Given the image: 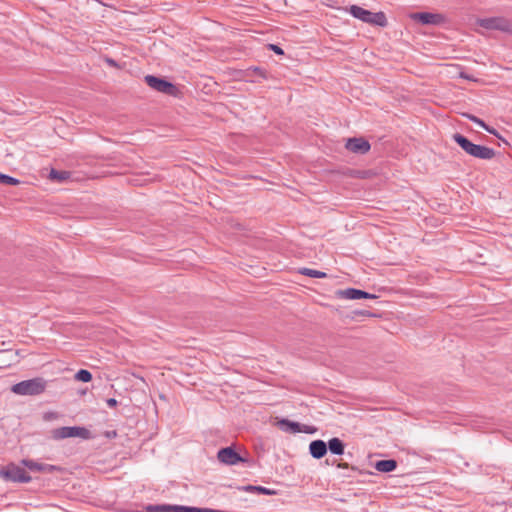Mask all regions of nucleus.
<instances>
[{
    "label": "nucleus",
    "mask_w": 512,
    "mask_h": 512,
    "mask_svg": "<svg viewBox=\"0 0 512 512\" xmlns=\"http://www.w3.org/2000/svg\"><path fill=\"white\" fill-rule=\"evenodd\" d=\"M453 140L470 156L482 160H490L495 157V150L472 143L469 139H467L465 136L456 133L452 136Z\"/></svg>",
    "instance_id": "nucleus-1"
},
{
    "label": "nucleus",
    "mask_w": 512,
    "mask_h": 512,
    "mask_svg": "<svg viewBox=\"0 0 512 512\" xmlns=\"http://www.w3.org/2000/svg\"><path fill=\"white\" fill-rule=\"evenodd\" d=\"M349 13L356 19L368 23L371 25H376L380 27H385L387 25V18L383 12H371L366 10L360 6L352 5L349 7Z\"/></svg>",
    "instance_id": "nucleus-2"
},
{
    "label": "nucleus",
    "mask_w": 512,
    "mask_h": 512,
    "mask_svg": "<svg viewBox=\"0 0 512 512\" xmlns=\"http://www.w3.org/2000/svg\"><path fill=\"white\" fill-rule=\"evenodd\" d=\"M46 381L43 378H33L14 384L11 391L17 395H39L44 392Z\"/></svg>",
    "instance_id": "nucleus-3"
},
{
    "label": "nucleus",
    "mask_w": 512,
    "mask_h": 512,
    "mask_svg": "<svg viewBox=\"0 0 512 512\" xmlns=\"http://www.w3.org/2000/svg\"><path fill=\"white\" fill-rule=\"evenodd\" d=\"M0 476L5 480L18 483H28L31 481V477L25 469L14 463H10L3 467L0 470Z\"/></svg>",
    "instance_id": "nucleus-4"
},
{
    "label": "nucleus",
    "mask_w": 512,
    "mask_h": 512,
    "mask_svg": "<svg viewBox=\"0 0 512 512\" xmlns=\"http://www.w3.org/2000/svg\"><path fill=\"white\" fill-rule=\"evenodd\" d=\"M52 437L56 440L79 437L82 439H90L92 437L91 432L85 427H61L52 431Z\"/></svg>",
    "instance_id": "nucleus-5"
},
{
    "label": "nucleus",
    "mask_w": 512,
    "mask_h": 512,
    "mask_svg": "<svg viewBox=\"0 0 512 512\" xmlns=\"http://www.w3.org/2000/svg\"><path fill=\"white\" fill-rule=\"evenodd\" d=\"M477 24L488 30H499L503 32H508L511 30V25L509 21H507L503 17H490L478 19Z\"/></svg>",
    "instance_id": "nucleus-6"
},
{
    "label": "nucleus",
    "mask_w": 512,
    "mask_h": 512,
    "mask_svg": "<svg viewBox=\"0 0 512 512\" xmlns=\"http://www.w3.org/2000/svg\"><path fill=\"white\" fill-rule=\"evenodd\" d=\"M145 82L149 87L158 92H162L168 95H174L176 92V87L171 82L153 75L145 76Z\"/></svg>",
    "instance_id": "nucleus-7"
},
{
    "label": "nucleus",
    "mask_w": 512,
    "mask_h": 512,
    "mask_svg": "<svg viewBox=\"0 0 512 512\" xmlns=\"http://www.w3.org/2000/svg\"><path fill=\"white\" fill-rule=\"evenodd\" d=\"M411 18L425 25H440L445 22V17L439 13H414L411 15Z\"/></svg>",
    "instance_id": "nucleus-8"
},
{
    "label": "nucleus",
    "mask_w": 512,
    "mask_h": 512,
    "mask_svg": "<svg viewBox=\"0 0 512 512\" xmlns=\"http://www.w3.org/2000/svg\"><path fill=\"white\" fill-rule=\"evenodd\" d=\"M217 458L220 462L227 465H235L243 461L240 455L232 447L220 449L218 451Z\"/></svg>",
    "instance_id": "nucleus-9"
},
{
    "label": "nucleus",
    "mask_w": 512,
    "mask_h": 512,
    "mask_svg": "<svg viewBox=\"0 0 512 512\" xmlns=\"http://www.w3.org/2000/svg\"><path fill=\"white\" fill-rule=\"evenodd\" d=\"M345 147L357 154H365L370 150V144L363 138H350L347 140Z\"/></svg>",
    "instance_id": "nucleus-10"
},
{
    "label": "nucleus",
    "mask_w": 512,
    "mask_h": 512,
    "mask_svg": "<svg viewBox=\"0 0 512 512\" xmlns=\"http://www.w3.org/2000/svg\"><path fill=\"white\" fill-rule=\"evenodd\" d=\"M21 464L23 466L27 467L31 471L52 473L54 471L60 470V468L55 465L38 463V462H36L34 460H30V459H23L21 461Z\"/></svg>",
    "instance_id": "nucleus-11"
},
{
    "label": "nucleus",
    "mask_w": 512,
    "mask_h": 512,
    "mask_svg": "<svg viewBox=\"0 0 512 512\" xmlns=\"http://www.w3.org/2000/svg\"><path fill=\"white\" fill-rule=\"evenodd\" d=\"M338 294L340 297L349 299V300H357V299H362V298H367V299L376 298V296L373 294L367 293V292L359 290V289H354V288H347L345 290L339 291Z\"/></svg>",
    "instance_id": "nucleus-12"
},
{
    "label": "nucleus",
    "mask_w": 512,
    "mask_h": 512,
    "mask_svg": "<svg viewBox=\"0 0 512 512\" xmlns=\"http://www.w3.org/2000/svg\"><path fill=\"white\" fill-rule=\"evenodd\" d=\"M309 452L315 459H320L327 453V444L323 440H314L309 445Z\"/></svg>",
    "instance_id": "nucleus-13"
},
{
    "label": "nucleus",
    "mask_w": 512,
    "mask_h": 512,
    "mask_svg": "<svg viewBox=\"0 0 512 512\" xmlns=\"http://www.w3.org/2000/svg\"><path fill=\"white\" fill-rule=\"evenodd\" d=\"M279 428L284 432L299 433L302 432L300 424L297 422L290 421L288 419H281L278 421ZM303 432L310 433L312 430L306 428Z\"/></svg>",
    "instance_id": "nucleus-14"
},
{
    "label": "nucleus",
    "mask_w": 512,
    "mask_h": 512,
    "mask_svg": "<svg viewBox=\"0 0 512 512\" xmlns=\"http://www.w3.org/2000/svg\"><path fill=\"white\" fill-rule=\"evenodd\" d=\"M327 449L330 450L331 453L335 455L344 454V444L339 438H331L328 441Z\"/></svg>",
    "instance_id": "nucleus-15"
},
{
    "label": "nucleus",
    "mask_w": 512,
    "mask_h": 512,
    "mask_svg": "<svg viewBox=\"0 0 512 512\" xmlns=\"http://www.w3.org/2000/svg\"><path fill=\"white\" fill-rule=\"evenodd\" d=\"M397 463L395 460H380L376 462L375 468L379 472H392L396 469Z\"/></svg>",
    "instance_id": "nucleus-16"
},
{
    "label": "nucleus",
    "mask_w": 512,
    "mask_h": 512,
    "mask_svg": "<svg viewBox=\"0 0 512 512\" xmlns=\"http://www.w3.org/2000/svg\"><path fill=\"white\" fill-rule=\"evenodd\" d=\"M464 116H465L467 119H469L470 121H472L473 123L477 124L478 126H480L481 128H483L484 130H486L488 133H490V134H492V135H494V136H496V137L500 138V136H499L498 132H497L494 128H492V127L488 126V125H487L483 120H481L480 118H478V117H476V116H474V115H472V114H465Z\"/></svg>",
    "instance_id": "nucleus-17"
},
{
    "label": "nucleus",
    "mask_w": 512,
    "mask_h": 512,
    "mask_svg": "<svg viewBox=\"0 0 512 512\" xmlns=\"http://www.w3.org/2000/svg\"><path fill=\"white\" fill-rule=\"evenodd\" d=\"M300 273L305 276H309L311 278H325L327 274L325 272L314 270L310 268H302Z\"/></svg>",
    "instance_id": "nucleus-18"
},
{
    "label": "nucleus",
    "mask_w": 512,
    "mask_h": 512,
    "mask_svg": "<svg viewBox=\"0 0 512 512\" xmlns=\"http://www.w3.org/2000/svg\"><path fill=\"white\" fill-rule=\"evenodd\" d=\"M69 177V173L66 171H57L55 169H51L49 173V178L51 180H56L58 182H62Z\"/></svg>",
    "instance_id": "nucleus-19"
},
{
    "label": "nucleus",
    "mask_w": 512,
    "mask_h": 512,
    "mask_svg": "<svg viewBox=\"0 0 512 512\" xmlns=\"http://www.w3.org/2000/svg\"><path fill=\"white\" fill-rule=\"evenodd\" d=\"M74 378L75 380L77 381H80V382H89L91 381L92 379V374L86 370V369H81L79 370L75 375H74Z\"/></svg>",
    "instance_id": "nucleus-20"
},
{
    "label": "nucleus",
    "mask_w": 512,
    "mask_h": 512,
    "mask_svg": "<svg viewBox=\"0 0 512 512\" xmlns=\"http://www.w3.org/2000/svg\"><path fill=\"white\" fill-rule=\"evenodd\" d=\"M19 182L20 181L14 177L0 173V183L7 185H17Z\"/></svg>",
    "instance_id": "nucleus-21"
},
{
    "label": "nucleus",
    "mask_w": 512,
    "mask_h": 512,
    "mask_svg": "<svg viewBox=\"0 0 512 512\" xmlns=\"http://www.w3.org/2000/svg\"><path fill=\"white\" fill-rule=\"evenodd\" d=\"M257 490H259L261 493L265 494V495H272L274 494V491L268 489V488H265V487H257Z\"/></svg>",
    "instance_id": "nucleus-22"
},
{
    "label": "nucleus",
    "mask_w": 512,
    "mask_h": 512,
    "mask_svg": "<svg viewBox=\"0 0 512 512\" xmlns=\"http://www.w3.org/2000/svg\"><path fill=\"white\" fill-rule=\"evenodd\" d=\"M270 48L279 55H282L284 53L283 50L277 45L271 44Z\"/></svg>",
    "instance_id": "nucleus-23"
},
{
    "label": "nucleus",
    "mask_w": 512,
    "mask_h": 512,
    "mask_svg": "<svg viewBox=\"0 0 512 512\" xmlns=\"http://www.w3.org/2000/svg\"><path fill=\"white\" fill-rule=\"evenodd\" d=\"M106 403L109 407L113 408L117 406V400L115 398H109L106 400Z\"/></svg>",
    "instance_id": "nucleus-24"
},
{
    "label": "nucleus",
    "mask_w": 512,
    "mask_h": 512,
    "mask_svg": "<svg viewBox=\"0 0 512 512\" xmlns=\"http://www.w3.org/2000/svg\"><path fill=\"white\" fill-rule=\"evenodd\" d=\"M107 63H108V64H110V65H112V66H115V65H116V62H115L114 60H112V59H108V60H107Z\"/></svg>",
    "instance_id": "nucleus-25"
}]
</instances>
